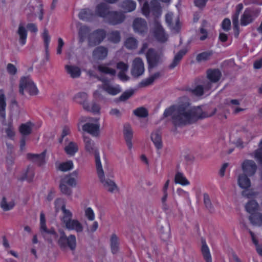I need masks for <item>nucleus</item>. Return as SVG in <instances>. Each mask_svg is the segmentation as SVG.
I'll use <instances>...</instances> for the list:
<instances>
[{
	"label": "nucleus",
	"mask_w": 262,
	"mask_h": 262,
	"mask_svg": "<svg viewBox=\"0 0 262 262\" xmlns=\"http://www.w3.org/2000/svg\"><path fill=\"white\" fill-rule=\"evenodd\" d=\"M214 108L210 113L203 112L200 106H193L188 98L184 97L180 99L178 104L166 108L163 117H170V121L176 127H182L196 121L199 118L211 117L216 112Z\"/></svg>",
	"instance_id": "1"
},
{
	"label": "nucleus",
	"mask_w": 262,
	"mask_h": 262,
	"mask_svg": "<svg viewBox=\"0 0 262 262\" xmlns=\"http://www.w3.org/2000/svg\"><path fill=\"white\" fill-rule=\"evenodd\" d=\"M96 168L99 181L103 188L112 193L119 191V187L116 183L113 180L105 177L100 159L98 155H96Z\"/></svg>",
	"instance_id": "2"
},
{
	"label": "nucleus",
	"mask_w": 262,
	"mask_h": 262,
	"mask_svg": "<svg viewBox=\"0 0 262 262\" xmlns=\"http://www.w3.org/2000/svg\"><path fill=\"white\" fill-rule=\"evenodd\" d=\"M80 121L85 122L82 129L94 137H99L100 135V124L98 118L82 117Z\"/></svg>",
	"instance_id": "3"
},
{
	"label": "nucleus",
	"mask_w": 262,
	"mask_h": 262,
	"mask_svg": "<svg viewBox=\"0 0 262 262\" xmlns=\"http://www.w3.org/2000/svg\"><path fill=\"white\" fill-rule=\"evenodd\" d=\"M25 92L30 96H36L39 91L33 80L29 76L20 78L19 83V93L22 96L25 95Z\"/></svg>",
	"instance_id": "4"
},
{
	"label": "nucleus",
	"mask_w": 262,
	"mask_h": 262,
	"mask_svg": "<svg viewBox=\"0 0 262 262\" xmlns=\"http://www.w3.org/2000/svg\"><path fill=\"white\" fill-rule=\"evenodd\" d=\"M222 76L218 69H210L207 72V78L204 80L206 90H211L219 81Z\"/></svg>",
	"instance_id": "5"
},
{
	"label": "nucleus",
	"mask_w": 262,
	"mask_h": 262,
	"mask_svg": "<svg viewBox=\"0 0 262 262\" xmlns=\"http://www.w3.org/2000/svg\"><path fill=\"white\" fill-rule=\"evenodd\" d=\"M146 57L148 63V70L158 66L162 62L163 54L161 52L156 51L154 49L150 48L148 50Z\"/></svg>",
	"instance_id": "6"
},
{
	"label": "nucleus",
	"mask_w": 262,
	"mask_h": 262,
	"mask_svg": "<svg viewBox=\"0 0 262 262\" xmlns=\"http://www.w3.org/2000/svg\"><path fill=\"white\" fill-rule=\"evenodd\" d=\"M60 237L58 241V244L61 248L69 247L70 249L75 250L76 246V239L74 235H70L67 237L64 232L62 230H59Z\"/></svg>",
	"instance_id": "7"
},
{
	"label": "nucleus",
	"mask_w": 262,
	"mask_h": 262,
	"mask_svg": "<svg viewBox=\"0 0 262 262\" xmlns=\"http://www.w3.org/2000/svg\"><path fill=\"white\" fill-rule=\"evenodd\" d=\"M106 32L104 30L99 29L90 33L88 37V46L95 47L100 44L105 38Z\"/></svg>",
	"instance_id": "8"
},
{
	"label": "nucleus",
	"mask_w": 262,
	"mask_h": 262,
	"mask_svg": "<svg viewBox=\"0 0 262 262\" xmlns=\"http://www.w3.org/2000/svg\"><path fill=\"white\" fill-rule=\"evenodd\" d=\"M72 214H64L62 221L69 230H75L77 232H81L83 227L81 223L76 220H72Z\"/></svg>",
	"instance_id": "9"
},
{
	"label": "nucleus",
	"mask_w": 262,
	"mask_h": 262,
	"mask_svg": "<svg viewBox=\"0 0 262 262\" xmlns=\"http://www.w3.org/2000/svg\"><path fill=\"white\" fill-rule=\"evenodd\" d=\"M142 12L146 16L150 13L158 16L161 14V8L159 2L157 0H152L149 4L145 2L142 7Z\"/></svg>",
	"instance_id": "10"
},
{
	"label": "nucleus",
	"mask_w": 262,
	"mask_h": 262,
	"mask_svg": "<svg viewBox=\"0 0 262 262\" xmlns=\"http://www.w3.org/2000/svg\"><path fill=\"white\" fill-rule=\"evenodd\" d=\"M145 71L144 62L139 57L136 58L133 62L131 74L135 78H138L142 76Z\"/></svg>",
	"instance_id": "11"
},
{
	"label": "nucleus",
	"mask_w": 262,
	"mask_h": 262,
	"mask_svg": "<svg viewBox=\"0 0 262 262\" xmlns=\"http://www.w3.org/2000/svg\"><path fill=\"white\" fill-rule=\"evenodd\" d=\"M125 18V16L122 12L111 11L105 21L112 25H117L123 23Z\"/></svg>",
	"instance_id": "12"
},
{
	"label": "nucleus",
	"mask_w": 262,
	"mask_h": 262,
	"mask_svg": "<svg viewBox=\"0 0 262 262\" xmlns=\"http://www.w3.org/2000/svg\"><path fill=\"white\" fill-rule=\"evenodd\" d=\"M242 169L244 174L249 177L253 176L257 170V165L255 162L252 160H245L241 165Z\"/></svg>",
	"instance_id": "13"
},
{
	"label": "nucleus",
	"mask_w": 262,
	"mask_h": 262,
	"mask_svg": "<svg viewBox=\"0 0 262 262\" xmlns=\"http://www.w3.org/2000/svg\"><path fill=\"white\" fill-rule=\"evenodd\" d=\"M100 80L103 82L102 88L108 94L115 96L121 92L122 89L119 85L113 84L108 80Z\"/></svg>",
	"instance_id": "14"
},
{
	"label": "nucleus",
	"mask_w": 262,
	"mask_h": 262,
	"mask_svg": "<svg viewBox=\"0 0 262 262\" xmlns=\"http://www.w3.org/2000/svg\"><path fill=\"white\" fill-rule=\"evenodd\" d=\"M154 32L156 39L161 42H164L167 40L168 36L165 34L160 23L155 19L154 23Z\"/></svg>",
	"instance_id": "15"
},
{
	"label": "nucleus",
	"mask_w": 262,
	"mask_h": 262,
	"mask_svg": "<svg viewBox=\"0 0 262 262\" xmlns=\"http://www.w3.org/2000/svg\"><path fill=\"white\" fill-rule=\"evenodd\" d=\"M83 140L85 150L89 153H94L95 162L96 163V155H98L99 158L100 157L98 150L95 147L94 141L90 137L86 135L83 136Z\"/></svg>",
	"instance_id": "16"
},
{
	"label": "nucleus",
	"mask_w": 262,
	"mask_h": 262,
	"mask_svg": "<svg viewBox=\"0 0 262 262\" xmlns=\"http://www.w3.org/2000/svg\"><path fill=\"white\" fill-rule=\"evenodd\" d=\"M40 231L44 236H45V234L52 235L54 238H56L58 236L54 228L48 229L47 228L45 214H40Z\"/></svg>",
	"instance_id": "17"
},
{
	"label": "nucleus",
	"mask_w": 262,
	"mask_h": 262,
	"mask_svg": "<svg viewBox=\"0 0 262 262\" xmlns=\"http://www.w3.org/2000/svg\"><path fill=\"white\" fill-rule=\"evenodd\" d=\"M133 27L135 32L143 34L147 30V25L145 20L142 18H137L133 22Z\"/></svg>",
	"instance_id": "18"
},
{
	"label": "nucleus",
	"mask_w": 262,
	"mask_h": 262,
	"mask_svg": "<svg viewBox=\"0 0 262 262\" xmlns=\"http://www.w3.org/2000/svg\"><path fill=\"white\" fill-rule=\"evenodd\" d=\"M110 11V7L105 3H101L98 4L95 9V14L97 16L102 17L104 21L107 18Z\"/></svg>",
	"instance_id": "19"
},
{
	"label": "nucleus",
	"mask_w": 262,
	"mask_h": 262,
	"mask_svg": "<svg viewBox=\"0 0 262 262\" xmlns=\"http://www.w3.org/2000/svg\"><path fill=\"white\" fill-rule=\"evenodd\" d=\"M165 20L171 30L177 32L179 31L180 25L178 17H176L173 20V14L172 13H168L165 16Z\"/></svg>",
	"instance_id": "20"
},
{
	"label": "nucleus",
	"mask_w": 262,
	"mask_h": 262,
	"mask_svg": "<svg viewBox=\"0 0 262 262\" xmlns=\"http://www.w3.org/2000/svg\"><path fill=\"white\" fill-rule=\"evenodd\" d=\"M45 156L46 151H43L40 154L28 153L27 155V158L28 159L31 160L32 162L37 164L39 166H41L46 163Z\"/></svg>",
	"instance_id": "21"
},
{
	"label": "nucleus",
	"mask_w": 262,
	"mask_h": 262,
	"mask_svg": "<svg viewBox=\"0 0 262 262\" xmlns=\"http://www.w3.org/2000/svg\"><path fill=\"white\" fill-rule=\"evenodd\" d=\"M16 38L19 44L21 46L24 45L26 42L27 37V30L24 25L20 24L16 32Z\"/></svg>",
	"instance_id": "22"
},
{
	"label": "nucleus",
	"mask_w": 262,
	"mask_h": 262,
	"mask_svg": "<svg viewBox=\"0 0 262 262\" xmlns=\"http://www.w3.org/2000/svg\"><path fill=\"white\" fill-rule=\"evenodd\" d=\"M123 135L127 146L128 148L130 149L133 146L132 139L133 138V133L130 125L128 124L124 125L123 128Z\"/></svg>",
	"instance_id": "23"
},
{
	"label": "nucleus",
	"mask_w": 262,
	"mask_h": 262,
	"mask_svg": "<svg viewBox=\"0 0 262 262\" xmlns=\"http://www.w3.org/2000/svg\"><path fill=\"white\" fill-rule=\"evenodd\" d=\"M108 53V50L103 46H99L96 48L93 52V57L98 60L105 59Z\"/></svg>",
	"instance_id": "24"
},
{
	"label": "nucleus",
	"mask_w": 262,
	"mask_h": 262,
	"mask_svg": "<svg viewBox=\"0 0 262 262\" xmlns=\"http://www.w3.org/2000/svg\"><path fill=\"white\" fill-rule=\"evenodd\" d=\"M248 177V175L244 173H241L238 175L237 184L242 189H247L251 186V181Z\"/></svg>",
	"instance_id": "25"
},
{
	"label": "nucleus",
	"mask_w": 262,
	"mask_h": 262,
	"mask_svg": "<svg viewBox=\"0 0 262 262\" xmlns=\"http://www.w3.org/2000/svg\"><path fill=\"white\" fill-rule=\"evenodd\" d=\"M88 94L86 93L79 92L75 95L74 99L76 102L81 105L84 109L88 108Z\"/></svg>",
	"instance_id": "26"
},
{
	"label": "nucleus",
	"mask_w": 262,
	"mask_h": 262,
	"mask_svg": "<svg viewBox=\"0 0 262 262\" xmlns=\"http://www.w3.org/2000/svg\"><path fill=\"white\" fill-rule=\"evenodd\" d=\"M254 12L249 9H247L241 16V25L242 26H247V25L253 22L254 18L252 14Z\"/></svg>",
	"instance_id": "27"
},
{
	"label": "nucleus",
	"mask_w": 262,
	"mask_h": 262,
	"mask_svg": "<svg viewBox=\"0 0 262 262\" xmlns=\"http://www.w3.org/2000/svg\"><path fill=\"white\" fill-rule=\"evenodd\" d=\"M243 8V5L242 4H239L236 7V12L232 16V23L233 25L234 29L236 31V35H238L239 33V24H238V17L239 15Z\"/></svg>",
	"instance_id": "28"
},
{
	"label": "nucleus",
	"mask_w": 262,
	"mask_h": 262,
	"mask_svg": "<svg viewBox=\"0 0 262 262\" xmlns=\"http://www.w3.org/2000/svg\"><path fill=\"white\" fill-rule=\"evenodd\" d=\"M6 97L3 90H0V118L4 122L6 120Z\"/></svg>",
	"instance_id": "29"
},
{
	"label": "nucleus",
	"mask_w": 262,
	"mask_h": 262,
	"mask_svg": "<svg viewBox=\"0 0 262 262\" xmlns=\"http://www.w3.org/2000/svg\"><path fill=\"white\" fill-rule=\"evenodd\" d=\"M202 247L201 252L203 258L206 262H212V257L210 254V250L208 247L206 241L204 238H202Z\"/></svg>",
	"instance_id": "30"
},
{
	"label": "nucleus",
	"mask_w": 262,
	"mask_h": 262,
	"mask_svg": "<svg viewBox=\"0 0 262 262\" xmlns=\"http://www.w3.org/2000/svg\"><path fill=\"white\" fill-rule=\"evenodd\" d=\"M186 52L187 50L185 49L181 50L179 52H178L174 55L171 63L168 66V68L169 69H173L175 67H176L179 64L183 56L186 54Z\"/></svg>",
	"instance_id": "31"
},
{
	"label": "nucleus",
	"mask_w": 262,
	"mask_h": 262,
	"mask_svg": "<svg viewBox=\"0 0 262 262\" xmlns=\"http://www.w3.org/2000/svg\"><path fill=\"white\" fill-rule=\"evenodd\" d=\"M161 76V74L160 72H156L154 74L150 75L147 78L142 80L139 85L141 87H145L148 85L152 84L154 82L159 78Z\"/></svg>",
	"instance_id": "32"
},
{
	"label": "nucleus",
	"mask_w": 262,
	"mask_h": 262,
	"mask_svg": "<svg viewBox=\"0 0 262 262\" xmlns=\"http://www.w3.org/2000/svg\"><path fill=\"white\" fill-rule=\"evenodd\" d=\"M150 138L155 147L158 150L162 148L163 144L161 139V135L159 130H156L152 133L151 134Z\"/></svg>",
	"instance_id": "33"
},
{
	"label": "nucleus",
	"mask_w": 262,
	"mask_h": 262,
	"mask_svg": "<svg viewBox=\"0 0 262 262\" xmlns=\"http://www.w3.org/2000/svg\"><path fill=\"white\" fill-rule=\"evenodd\" d=\"M94 16L93 11L89 9H84L81 10L78 14L79 18L84 21L92 20Z\"/></svg>",
	"instance_id": "34"
},
{
	"label": "nucleus",
	"mask_w": 262,
	"mask_h": 262,
	"mask_svg": "<svg viewBox=\"0 0 262 262\" xmlns=\"http://www.w3.org/2000/svg\"><path fill=\"white\" fill-rule=\"evenodd\" d=\"M120 7L125 12H130L135 10L136 4L132 0H124L120 4Z\"/></svg>",
	"instance_id": "35"
},
{
	"label": "nucleus",
	"mask_w": 262,
	"mask_h": 262,
	"mask_svg": "<svg viewBox=\"0 0 262 262\" xmlns=\"http://www.w3.org/2000/svg\"><path fill=\"white\" fill-rule=\"evenodd\" d=\"M55 208L56 212L62 213H71V211L66 208V203L63 199H58L55 202Z\"/></svg>",
	"instance_id": "36"
},
{
	"label": "nucleus",
	"mask_w": 262,
	"mask_h": 262,
	"mask_svg": "<svg viewBox=\"0 0 262 262\" xmlns=\"http://www.w3.org/2000/svg\"><path fill=\"white\" fill-rule=\"evenodd\" d=\"M65 68L72 78H76L80 76L81 70L79 67L67 65Z\"/></svg>",
	"instance_id": "37"
},
{
	"label": "nucleus",
	"mask_w": 262,
	"mask_h": 262,
	"mask_svg": "<svg viewBox=\"0 0 262 262\" xmlns=\"http://www.w3.org/2000/svg\"><path fill=\"white\" fill-rule=\"evenodd\" d=\"M78 150V145L74 142L71 141L64 147V151L67 155L73 156Z\"/></svg>",
	"instance_id": "38"
},
{
	"label": "nucleus",
	"mask_w": 262,
	"mask_h": 262,
	"mask_svg": "<svg viewBox=\"0 0 262 262\" xmlns=\"http://www.w3.org/2000/svg\"><path fill=\"white\" fill-rule=\"evenodd\" d=\"M205 88L204 81L203 80L202 84H199L194 88H191L189 91L190 93L195 96H201L203 95L205 92L210 90H206Z\"/></svg>",
	"instance_id": "39"
},
{
	"label": "nucleus",
	"mask_w": 262,
	"mask_h": 262,
	"mask_svg": "<svg viewBox=\"0 0 262 262\" xmlns=\"http://www.w3.org/2000/svg\"><path fill=\"white\" fill-rule=\"evenodd\" d=\"M90 29L86 26H82L80 27L78 31L79 42H83L85 40L86 37H88L90 33Z\"/></svg>",
	"instance_id": "40"
},
{
	"label": "nucleus",
	"mask_w": 262,
	"mask_h": 262,
	"mask_svg": "<svg viewBox=\"0 0 262 262\" xmlns=\"http://www.w3.org/2000/svg\"><path fill=\"white\" fill-rule=\"evenodd\" d=\"M174 181L176 184H179L182 186H186L190 184L189 181L186 178L183 174L180 172L176 173Z\"/></svg>",
	"instance_id": "41"
},
{
	"label": "nucleus",
	"mask_w": 262,
	"mask_h": 262,
	"mask_svg": "<svg viewBox=\"0 0 262 262\" xmlns=\"http://www.w3.org/2000/svg\"><path fill=\"white\" fill-rule=\"evenodd\" d=\"M110 245L112 253L116 254L119 251V238L115 234L111 237Z\"/></svg>",
	"instance_id": "42"
},
{
	"label": "nucleus",
	"mask_w": 262,
	"mask_h": 262,
	"mask_svg": "<svg viewBox=\"0 0 262 262\" xmlns=\"http://www.w3.org/2000/svg\"><path fill=\"white\" fill-rule=\"evenodd\" d=\"M259 204L254 200L249 201L245 205L246 210L248 213H253L258 211Z\"/></svg>",
	"instance_id": "43"
},
{
	"label": "nucleus",
	"mask_w": 262,
	"mask_h": 262,
	"mask_svg": "<svg viewBox=\"0 0 262 262\" xmlns=\"http://www.w3.org/2000/svg\"><path fill=\"white\" fill-rule=\"evenodd\" d=\"M74 165L72 161L68 160L65 162L56 164V168L58 170L61 171H67L73 168Z\"/></svg>",
	"instance_id": "44"
},
{
	"label": "nucleus",
	"mask_w": 262,
	"mask_h": 262,
	"mask_svg": "<svg viewBox=\"0 0 262 262\" xmlns=\"http://www.w3.org/2000/svg\"><path fill=\"white\" fill-rule=\"evenodd\" d=\"M33 126V124L31 122H27L25 124H22L19 127V131L23 135H28L31 133Z\"/></svg>",
	"instance_id": "45"
},
{
	"label": "nucleus",
	"mask_w": 262,
	"mask_h": 262,
	"mask_svg": "<svg viewBox=\"0 0 262 262\" xmlns=\"http://www.w3.org/2000/svg\"><path fill=\"white\" fill-rule=\"evenodd\" d=\"M249 219L253 225H260L262 223V214H250Z\"/></svg>",
	"instance_id": "46"
},
{
	"label": "nucleus",
	"mask_w": 262,
	"mask_h": 262,
	"mask_svg": "<svg viewBox=\"0 0 262 262\" xmlns=\"http://www.w3.org/2000/svg\"><path fill=\"white\" fill-rule=\"evenodd\" d=\"M120 34L119 31H114L107 34V39L114 43H118L120 41Z\"/></svg>",
	"instance_id": "47"
},
{
	"label": "nucleus",
	"mask_w": 262,
	"mask_h": 262,
	"mask_svg": "<svg viewBox=\"0 0 262 262\" xmlns=\"http://www.w3.org/2000/svg\"><path fill=\"white\" fill-rule=\"evenodd\" d=\"M124 45L128 49H135L138 46V41L135 38L130 37L126 39Z\"/></svg>",
	"instance_id": "48"
},
{
	"label": "nucleus",
	"mask_w": 262,
	"mask_h": 262,
	"mask_svg": "<svg viewBox=\"0 0 262 262\" xmlns=\"http://www.w3.org/2000/svg\"><path fill=\"white\" fill-rule=\"evenodd\" d=\"M97 69L100 72L108 74L111 76H114L116 73L115 69L110 68L103 64L99 65Z\"/></svg>",
	"instance_id": "49"
},
{
	"label": "nucleus",
	"mask_w": 262,
	"mask_h": 262,
	"mask_svg": "<svg viewBox=\"0 0 262 262\" xmlns=\"http://www.w3.org/2000/svg\"><path fill=\"white\" fill-rule=\"evenodd\" d=\"M14 202L13 201L8 202L5 197H3L1 203V206L4 211L11 210L14 206Z\"/></svg>",
	"instance_id": "50"
},
{
	"label": "nucleus",
	"mask_w": 262,
	"mask_h": 262,
	"mask_svg": "<svg viewBox=\"0 0 262 262\" xmlns=\"http://www.w3.org/2000/svg\"><path fill=\"white\" fill-rule=\"evenodd\" d=\"M212 55V52H204L199 54L196 57V60L198 62H201L209 60Z\"/></svg>",
	"instance_id": "51"
},
{
	"label": "nucleus",
	"mask_w": 262,
	"mask_h": 262,
	"mask_svg": "<svg viewBox=\"0 0 262 262\" xmlns=\"http://www.w3.org/2000/svg\"><path fill=\"white\" fill-rule=\"evenodd\" d=\"M249 233L251 236L252 241L253 243L254 244L256 247V250L257 253L261 256H262V245L258 244V241L255 236L254 233L251 231H249Z\"/></svg>",
	"instance_id": "52"
},
{
	"label": "nucleus",
	"mask_w": 262,
	"mask_h": 262,
	"mask_svg": "<svg viewBox=\"0 0 262 262\" xmlns=\"http://www.w3.org/2000/svg\"><path fill=\"white\" fill-rule=\"evenodd\" d=\"M133 113L135 115L140 118H145L148 115L147 109L144 107H140L134 110Z\"/></svg>",
	"instance_id": "53"
},
{
	"label": "nucleus",
	"mask_w": 262,
	"mask_h": 262,
	"mask_svg": "<svg viewBox=\"0 0 262 262\" xmlns=\"http://www.w3.org/2000/svg\"><path fill=\"white\" fill-rule=\"evenodd\" d=\"M61 181L72 187H75L77 184L75 179L69 174L65 176Z\"/></svg>",
	"instance_id": "54"
},
{
	"label": "nucleus",
	"mask_w": 262,
	"mask_h": 262,
	"mask_svg": "<svg viewBox=\"0 0 262 262\" xmlns=\"http://www.w3.org/2000/svg\"><path fill=\"white\" fill-rule=\"evenodd\" d=\"M100 106L95 102H93L91 105L88 103V108H84V110L93 113H98L100 111Z\"/></svg>",
	"instance_id": "55"
},
{
	"label": "nucleus",
	"mask_w": 262,
	"mask_h": 262,
	"mask_svg": "<svg viewBox=\"0 0 262 262\" xmlns=\"http://www.w3.org/2000/svg\"><path fill=\"white\" fill-rule=\"evenodd\" d=\"M59 188L61 192L67 195H71L72 192L71 188L67 186V184L60 181Z\"/></svg>",
	"instance_id": "56"
},
{
	"label": "nucleus",
	"mask_w": 262,
	"mask_h": 262,
	"mask_svg": "<svg viewBox=\"0 0 262 262\" xmlns=\"http://www.w3.org/2000/svg\"><path fill=\"white\" fill-rule=\"evenodd\" d=\"M42 38L43 39L45 49H48L51 37L49 34V32L47 29H44L43 30V32L42 33Z\"/></svg>",
	"instance_id": "57"
},
{
	"label": "nucleus",
	"mask_w": 262,
	"mask_h": 262,
	"mask_svg": "<svg viewBox=\"0 0 262 262\" xmlns=\"http://www.w3.org/2000/svg\"><path fill=\"white\" fill-rule=\"evenodd\" d=\"M203 199H204V204L206 207L209 211H211V209L213 208L212 205L210 198L207 193H204L203 194Z\"/></svg>",
	"instance_id": "58"
},
{
	"label": "nucleus",
	"mask_w": 262,
	"mask_h": 262,
	"mask_svg": "<svg viewBox=\"0 0 262 262\" xmlns=\"http://www.w3.org/2000/svg\"><path fill=\"white\" fill-rule=\"evenodd\" d=\"M133 90H129L128 91L124 92L122 95L119 97L118 99L120 101H124L130 98L134 94Z\"/></svg>",
	"instance_id": "59"
},
{
	"label": "nucleus",
	"mask_w": 262,
	"mask_h": 262,
	"mask_svg": "<svg viewBox=\"0 0 262 262\" xmlns=\"http://www.w3.org/2000/svg\"><path fill=\"white\" fill-rule=\"evenodd\" d=\"M257 194V193L256 192L248 190V189H244V190L242 192V195L248 199L255 197Z\"/></svg>",
	"instance_id": "60"
},
{
	"label": "nucleus",
	"mask_w": 262,
	"mask_h": 262,
	"mask_svg": "<svg viewBox=\"0 0 262 262\" xmlns=\"http://www.w3.org/2000/svg\"><path fill=\"white\" fill-rule=\"evenodd\" d=\"M34 8L32 6H29L26 10V13L29 20L31 21L36 17L35 14L33 12Z\"/></svg>",
	"instance_id": "61"
},
{
	"label": "nucleus",
	"mask_w": 262,
	"mask_h": 262,
	"mask_svg": "<svg viewBox=\"0 0 262 262\" xmlns=\"http://www.w3.org/2000/svg\"><path fill=\"white\" fill-rule=\"evenodd\" d=\"M231 21L229 18H225L223 20L222 27L225 31H228L230 29Z\"/></svg>",
	"instance_id": "62"
},
{
	"label": "nucleus",
	"mask_w": 262,
	"mask_h": 262,
	"mask_svg": "<svg viewBox=\"0 0 262 262\" xmlns=\"http://www.w3.org/2000/svg\"><path fill=\"white\" fill-rule=\"evenodd\" d=\"M33 177L34 173L32 171H31L29 168H28L27 171L22 177L21 180H27L29 181H31Z\"/></svg>",
	"instance_id": "63"
},
{
	"label": "nucleus",
	"mask_w": 262,
	"mask_h": 262,
	"mask_svg": "<svg viewBox=\"0 0 262 262\" xmlns=\"http://www.w3.org/2000/svg\"><path fill=\"white\" fill-rule=\"evenodd\" d=\"M117 68L121 71L120 72H125L127 71L128 66L123 62H119L117 64Z\"/></svg>",
	"instance_id": "64"
}]
</instances>
